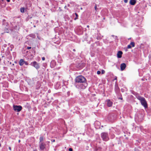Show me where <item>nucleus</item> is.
Listing matches in <instances>:
<instances>
[{"label": "nucleus", "instance_id": "f257e3e1", "mask_svg": "<svg viewBox=\"0 0 151 151\" xmlns=\"http://www.w3.org/2000/svg\"><path fill=\"white\" fill-rule=\"evenodd\" d=\"M137 98L140 101L141 104L144 106L145 108L147 107V103L144 98L138 96L137 97Z\"/></svg>", "mask_w": 151, "mask_h": 151}, {"label": "nucleus", "instance_id": "f03ea898", "mask_svg": "<svg viewBox=\"0 0 151 151\" xmlns=\"http://www.w3.org/2000/svg\"><path fill=\"white\" fill-rule=\"evenodd\" d=\"M75 81L76 83H80L86 82V80L84 76L80 75L77 76L76 78Z\"/></svg>", "mask_w": 151, "mask_h": 151}, {"label": "nucleus", "instance_id": "7ed1b4c3", "mask_svg": "<svg viewBox=\"0 0 151 151\" xmlns=\"http://www.w3.org/2000/svg\"><path fill=\"white\" fill-rule=\"evenodd\" d=\"M76 87L79 89H84L88 85L87 83L86 82L84 83H79L75 84Z\"/></svg>", "mask_w": 151, "mask_h": 151}, {"label": "nucleus", "instance_id": "20e7f679", "mask_svg": "<svg viewBox=\"0 0 151 151\" xmlns=\"http://www.w3.org/2000/svg\"><path fill=\"white\" fill-rule=\"evenodd\" d=\"M101 136L102 139L104 141H106L109 139L108 134L107 133L105 132L102 133L101 134Z\"/></svg>", "mask_w": 151, "mask_h": 151}, {"label": "nucleus", "instance_id": "39448f33", "mask_svg": "<svg viewBox=\"0 0 151 151\" xmlns=\"http://www.w3.org/2000/svg\"><path fill=\"white\" fill-rule=\"evenodd\" d=\"M30 65L34 67L37 69H38L40 68L39 64L36 61H33L32 62Z\"/></svg>", "mask_w": 151, "mask_h": 151}, {"label": "nucleus", "instance_id": "423d86ee", "mask_svg": "<svg viewBox=\"0 0 151 151\" xmlns=\"http://www.w3.org/2000/svg\"><path fill=\"white\" fill-rule=\"evenodd\" d=\"M13 108L14 111L17 112L20 111L22 109V107L20 106L14 105Z\"/></svg>", "mask_w": 151, "mask_h": 151}, {"label": "nucleus", "instance_id": "0eeeda50", "mask_svg": "<svg viewBox=\"0 0 151 151\" xmlns=\"http://www.w3.org/2000/svg\"><path fill=\"white\" fill-rule=\"evenodd\" d=\"M46 144L44 142L39 143L40 148L41 150H43L45 147Z\"/></svg>", "mask_w": 151, "mask_h": 151}, {"label": "nucleus", "instance_id": "6e6552de", "mask_svg": "<svg viewBox=\"0 0 151 151\" xmlns=\"http://www.w3.org/2000/svg\"><path fill=\"white\" fill-rule=\"evenodd\" d=\"M105 102L108 107H110L112 106L113 103L110 100L107 99L106 101Z\"/></svg>", "mask_w": 151, "mask_h": 151}, {"label": "nucleus", "instance_id": "1a4fd4ad", "mask_svg": "<svg viewBox=\"0 0 151 151\" xmlns=\"http://www.w3.org/2000/svg\"><path fill=\"white\" fill-rule=\"evenodd\" d=\"M56 65V62L54 60L51 61L50 63V66L51 68L54 67Z\"/></svg>", "mask_w": 151, "mask_h": 151}, {"label": "nucleus", "instance_id": "9d476101", "mask_svg": "<svg viewBox=\"0 0 151 151\" xmlns=\"http://www.w3.org/2000/svg\"><path fill=\"white\" fill-rule=\"evenodd\" d=\"M126 67V65L124 63H122L120 65V68L121 70H123Z\"/></svg>", "mask_w": 151, "mask_h": 151}, {"label": "nucleus", "instance_id": "9b49d317", "mask_svg": "<svg viewBox=\"0 0 151 151\" xmlns=\"http://www.w3.org/2000/svg\"><path fill=\"white\" fill-rule=\"evenodd\" d=\"M123 53L122 51H119L117 53V57L118 58H120L122 57V55Z\"/></svg>", "mask_w": 151, "mask_h": 151}, {"label": "nucleus", "instance_id": "f8f14e48", "mask_svg": "<svg viewBox=\"0 0 151 151\" xmlns=\"http://www.w3.org/2000/svg\"><path fill=\"white\" fill-rule=\"evenodd\" d=\"M19 64L20 66L23 65L24 63V61L23 59H21L19 62Z\"/></svg>", "mask_w": 151, "mask_h": 151}, {"label": "nucleus", "instance_id": "ddd939ff", "mask_svg": "<svg viewBox=\"0 0 151 151\" xmlns=\"http://www.w3.org/2000/svg\"><path fill=\"white\" fill-rule=\"evenodd\" d=\"M136 0H130L129 2L130 4L132 5H134L136 3Z\"/></svg>", "mask_w": 151, "mask_h": 151}, {"label": "nucleus", "instance_id": "4468645a", "mask_svg": "<svg viewBox=\"0 0 151 151\" xmlns=\"http://www.w3.org/2000/svg\"><path fill=\"white\" fill-rule=\"evenodd\" d=\"M115 91L116 93L118 92L119 89V88L117 84H115Z\"/></svg>", "mask_w": 151, "mask_h": 151}, {"label": "nucleus", "instance_id": "2eb2a0df", "mask_svg": "<svg viewBox=\"0 0 151 151\" xmlns=\"http://www.w3.org/2000/svg\"><path fill=\"white\" fill-rule=\"evenodd\" d=\"M35 82L34 81V79H32V80H30V82L29 83L32 86H33Z\"/></svg>", "mask_w": 151, "mask_h": 151}, {"label": "nucleus", "instance_id": "dca6fc26", "mask_svg": "<svg viewBox=\"0 0 151 151\" xmlns=\"http://www.w3.org/2000/svg\"><path fill=\"white\" fill-rule=\"evenodd\" d=\"M43 138L42 136L40 137V142L39 143H40V142H43L42 141L43 140Z\"/></svg>", "mask_w": 151, "mask_h": 151}, {"label": "nucleus", "instance_id": "f3484780", "mask_svg": "<svg viewBox=\"0 0 151 151\" xmlns=\"http://www.w3.org/2000/svg\"><path fill=\"white\" fill-rule=\"evenodd\" d=\"M24 7H22L20 9V12L22 13H24Z\"/></svg>", "mask_w": 151, "mask_h": 151}, {"label": "nucleus", "instance_id": "a211bd4d", "mask_svg": "<svg viewBox=\"0 0 151 151\" xmlns=\"http://www.w3.org/2000/svg\"><path fill=\"white\" fill-rule=\"evenodd\" d=\"M29 36L32 38H35V35L32 34H30Z\"/></svg>", "mask_w": 151, "mask_h": 151}, {"label": "nucleus", "instance_id": "6ab92c4d", "mask_svg": "<svg viewBox=\"0 0 151 151\" xmlns=\"http://www.w3.org/2000/svg\"><path fill=\"white\" fill-rule=\"evenodd\" d=\"M75 14L76 15V17L74 19L75 20H76L78 19V14L76 13H75Z\"/></svg>", "mask_w": 151, "mask_h": 151}, {"label": "nucleus", "instance_id": "aec40b11", "mask_svg": "<svg viewBox=\"0 0 151 151\" xmlns=\"http://www.w3.org/2000/svg\"><path fill=\"white\" fill-rule=\"evenodd\" d=\"M130 45H132V47H134L135 46V44L134 42H131L130 44Z\"/></svg>", "mask_w": 151, "mask_h": 151}, {"label": "nucleus", "instance_id": "412c9836", "mask_svg": "<svg viewBox=\"0 0 151 151\" xmlns=\"http://www.w3.org/2000/svg\"><path fill=\"white\" fill-rule=\"evenodd\" d=\"M4 31L6 33H9V30H8V28H5L4 29Z\"/></svg>", "mask_w": 151, "mask_h": 151}, {"label": "nucleus", "instance_id": "4be33fe9", "mask_svg": "<svg viewBox=\"0 0 151 151\" xmlns=\"http://www.w3.org/2000/svg\"><path fill=\"white\" fill-rule=\"evenodd\" d=\"M132 47V46L130 45H129L127 46V48L128 49L131 48Z\"/></svg>", "mask_w": 151, "mask_h": 151}, {"label": "nucleus", "instance_id": "5701e85b", "mask_svg": "<svg viewBox=\"0 0 151 151\" xmlns=\"http://www.w3.org/2000/svg\"><path fill=\"white\" fill-rule=\"evenodd\" d=\"M24 64H25V65H28V63L27 62H26V61H24Z\"/></svg>", "mask_w": 151, "mask_h": 151}, {"label": "nucleus", "instance_id": "b1692460", "mask_svg": "<svg viewBox=\"0 0 151 151\" xmlns=\"http://www.w3.org/2000/svg\"><path fill=\"white\" fill-rule=\"evenodd\" d=\"M105 72V71L104 70H101V73L104 74Z\"/></svg>", "mask_w": 151, "mask_h": 151}, {"label": "nucleus", "instance_id": "393cba45", "mask_svg": "<svg viewBox=\"0 0 151 151\" xmlns=\"http://www.w3.org/2000/svg\"><path fill=\"white\" fill-rule=\"evenodd\" d=\"M97 73L98 74H100L101 73V71H100L98 70L97 71Z\"/></svg>", "mask_w": 151, "mask_h": 151}, {"label": "nucleus", "instance_id": "a878e982", "mask_svg": "<svg viewBox=\"0 0 151 151\" xmlns=\"http://www.w3.org/2000/svg\"><path fill=\"white\" fill-rule=\"evenodd\" d=\"M4 0H0V3L2 4L3 3Z\"/></svg>", "mask_w": 151, "mask_h": 151}, {"label": "nucleus", "instance_id": "bb28decb", "mask_svg": "<svg viewBox=\"0 0 151 151\" xmlns=\"http://www.w3.org/2000/svg\"><path fill=\"white\" fill-rule=\"evenodd\" d=\"M94 8H95V10L96 11L97 10V6H96V4H95V7H94Z\"/></svg>", "mask_w": 151, "mask_h": 151}, {"label": "nucleus", "instance_id": "cd10ccee", "mask_svg": "<svg viewBox=\"0 0 151 151\" xmlns=\"http://www.w3.org/2000/svg\"><path fill=\"white\" fill-rule=\"evenodd\" d=\"M31 47H28L27 48V49L28 50H29L31 49Z\"/></svg>", "mask_w": 151, "mask_h": 151}, {"label": "nucleus", "instance_id": "c85d7f7f", "mask_svg": "<svg viewBox=\"0 0 151 151\" xmlns=\"http://www.w3.org/2000/svg\"><path fill=\"white\" fill-rule=\"evenodd\" d=\"M69 151H73V149L72 148H70L69 149Z\"/></svg>", "mask_w": 151, "mask_h": 151}, {"label": "nucleus", "instance_id": "c756f323", "mask_svg": "<svg viewBox=\"0 0 151 151\" xmlns=\"http://www.w3.org/2000/svg\"><path fill=\"white\" fill-rule=\"evenodd\" d=\"M42 60H45V58L44 57H42Z\"/></svg>", "mask_w": 151, "mask_h": 151}, {"label": "nucleus", "instance_id": "7c9ffc66", "mask_svg": "<svg viewBox=\"0 0 151 151\" xmlns=\"http://www.w3.org/2000/svg\"><path fill=\"white\" fill-rule=\"evenodd\" d=\"M124 1L125 3H127L128 2V0H124Z\"/></svg>", "mask_w": 151, "mask_h": 151}, {"label": "nucleus", "instance_id": "2f4dec72", "mask_svg": "<svg viewBox=\"0 0 151 151\" xmlns=\"http://www.w3.org/2000/svg\"><path fill=\"white\" fill-rule=\"evenodd\" d=\"M62 61H59V60H58V62L59 63H62Z\"/></svg>", "mask_w": 151, "mask_h": 151}, {"label": "nucleus", "instance_id": "473e14b6", "mask_svg": "<svg viewBox=\"0 0 151 151\" xmlns=\"http://www.w3.org/2000/svg\"><path fill=\"white\" fill-rule=\"evenodd\" d=\"M117 79V77L116 76H115L114 78V80H116Z\"/></svg>", "mask_w": 151, "mask_h": 151}, {"label": "nucleus", "instance_id": "72a5a7b5", "mask_svg": "<svg viewBox=\"0 0 151 151\" xmlns=\"http://www.w3.org/2000/svg\"><path fill=\"white\" fill-rule=\"evenodd\" d=\"M51 141H52V142H55V139H52V140H51Z\"/></svg>", "mask_w": 151, "mask_h": 151}, {"label": "nucleus", "instance_id": "f704fd0d", "mask_svg": "<svg viewBox=\"0 0 151 151\" xmlns=\"http://www.w3.org/2000/svg\"><path fill=\"white\" fill-rule=\"evenodd\" d=\"M43 65L45 67V66L46 65V63L44 64Z\"/></svg>", "mask_w": 151, "mask_h": 151}, {"label": "nucleus", "instance_id": "c9c22d12", "mask_svg": "<svg viewBox=\"0 0 151 151\" xmlns=\"http://www.w3.org/2000/svg\"><path fill=\"white\" fill-rule=\"evenodd\" d=\"M96 122L98 124H99V125H100V122Z\"/></svg>", "mask_w": 151, "mask_h": 151}, {"label": "nucleus", "instance_id": "e433bc0d", "mask_svg": "<svg viewBox=\"0 0 151 151\" xmlns=\"http://www.w3.org/2000/svg\"><path fill=\"white\" fill-rule=\"evenodd\" d=\"M6 1H7V2H9L10 1V0H6Z\"/></svg>", "mask_w": 151, "mask_h": 151}, {"label": "nucleus", "instance_id": "4c0bfd02", "mask_svg": "<svg viewBox=\"0 0 151 151\" xmlns=\"http://www.w3.org/2000/svg\"><path fill=\"white\" fill-rule=\"evenodd\" d=\"M69 92H67V94H68V95H69Z\"/></svg>", "mask_w": 151, "mask_h": 151}, {"label": "nucleus", "instance_id": "58836bf2", "mask_svg": "<svg viewBox=\"0 0 151 151\" xmlns=\"http://www.w3.org/2000/svg\"><path fill=\"white\" fill-rule=\"evenodd\" d=\"M119 99H121V100H122V98H119Z\"/></svg>", "mask_w": 151, "mask_h": 151}, {"label": "nucleus", "instance_id": "ea45409f", "mask_svg": "<svg viewBox=\"0 0 151 151\" xmlns=\"http://www.w3.org/2000/svg\"><path fill=\"white\" fill-rule=\"evenodd\" d=\"M9 148L10 150H11V147H9Z\"/></svg>", "mask_w": 151, "mask_h": 151}, {"label": "nucleus", "instance_id": "a19ab883", "mask_svg": "<svg viewBox=\"0 0 151 151\" xmlns=\"http://www.w3.org/2000/svg\"><path fill=\"white\" fill-rule=\"evenodd\" d=\"M4 21H5V20L4 19V20H3V22H4Z\"/></svg>", "mask_w": 151, "mask_h": 151}, {"label": "nucleus", "instance_id": "79ce46f5", "mask_svg": "<svg viewBox=\"0 0 151 151\" xmlns=\"http://www.w3.org/2000/svg\"><path fill=\"white\" fill-rule=\"evenodd\" d=\"M73 50L74 51H76L75 49H73Z\"/></svg>", "mask_w": 151, "mask_h": 151}, {"label": "nucleus", "instance_id": "37998d69", "mask_svg": "<svg viewBox=\"0 0 151 151\" xmlns=\"http://www.w3.org/2000/svg\"><path fill=\"white\" fill-rule=\"evenodd\" d=\"M87 27H89V25H87Z\"/></svg>", "mask_w": 151, "mask_h": 151}, {"label": "nucleus", "instance_id": "c03bdc74", "mask_svg": "<svg viewBox=\"0 0 151 151\" xmlns=\"http://www.w3.org/2000/svg\"><path fill=\"white\" fill-rule=\"evenodd\" d=\"M33 151H37L36 150H33Z\"/></svg>", "mask_w": 151, "mask_h": 151}, {"label": "nucleus", "instance_id": "a18cd8bd", "mask_svg": "<svg viewBox=\"0 0 151 151\" xmlns=\"http://www.w3.org/2000/svg\"><path fill=\"white\" fill-rule=\"evenodd\" d=\"M20 142V140H19V142Z\"/></svg>", "mask_w": 151, "mask_h": 151}, {"label": "nucleus", "instance_id": "49530a36", "mask_svg": "<svg viewBox=\"0 0 151 151\" xmlns=\"http://www.w3.org/2000/svg\"><path fill=\"white\" fill-rule=\"evenodd\" d=\"M37 37H38V38L39 39H40V38H39V37H38V36H37Z\"/></svg>", "mask_w": 151, "mask_h": 151}, {"label": "nucleus", "instance_id": "de8ad7c7", "mask_svg": "<svg viewBox=\"0 0 151 151\" xmlns=\"http://www.w3.org/2000/svg\"><path fill=\"white\" fill-rule=\"evenodd\" d=\"M1 144L0 143V147H1Z\"/></svg>", "mask_w": 151, "mask_h": 151}, {"label": "nucleus", "instance_id": "09e8293b", "mask_svg": "<svg viewBox=\"0 0 151 151\" xmlns=\"http://www.w3.org/2000/svg\"><path fill=\"white\" fill-rule=\"evenodd\" d=\"M131 39V38H129V39H128V40H129V39Z\"/></svg>", "mask_w": 151, "mask_h": 151}, {"label": "nucleus", "instance_id": "8fccbe9b", "mask_svg": "<svg viewBox=\"0 0 151 151\" xmlns=\"http://www.w3.org/2000/svg\"><path fill=\"white\" fill-rule=\"evenodd\" d=\"M131 39V38H129V39H128V40H129V39Z\"/></svg>", "mask_w": 151, "mask_h": 151}, {"label": "nucleus", "instance_id": "3c124183", "mask_svg": "<svg viewBox=\"0 0 151 151\" xmlns=\"http://www.w3.org/2000/svg\"><path fill=\"white\" fill-rule=\"evenodd\" d=\"M131 39V38H129V39H128V40H129V39Z\"/></svg>", "mask_w": 151, "mask_h": 151}]
</instances>
